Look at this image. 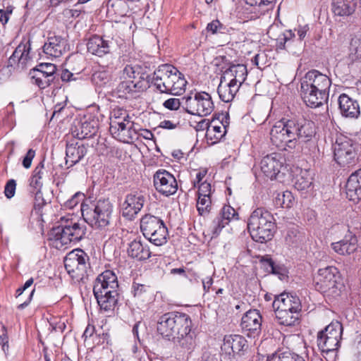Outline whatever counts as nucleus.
Returning a JSON list of instances; mask_svg holds the SVG:
<instances>
[{
    "mask_svg": "<svg viewBox=\"0 0 361 361\" xmlns=\"http://www.w3.org/2000/svg\"><path fill=\"white\" fill-rule=\"evenodd\" d=\"M157 330L163 338L172 341L184 351L195 346V334L192 331L190 317L180 312H169L159 317Z\"/></svg>",
    "mask_w": 361,
    "mask_h": 361,
    "instance_id": "nucleus-1",
    "label": "nucleus"
},
{
    "mask_svg": "<svg viewBox=\"0 0 361 361\" xmlns=\"http://www.w3.org/2000/svg\"><path fill=\"white\" fill-rule=\"evenodd\" d=\"M331 80L319 71L312 69L300 80V95L305 104L311 108L322 106L329 99Z\"/></svg>",
    "mask_w": 361,
    "mask_h": 361,
    "instance_id": "nucleus-2",
    "label": "nucleus"
},
{
    "mask_svg": "<svg viewBox=\"0 0 361 361\" xmlns=\"http://www.w3.org/2000/svg\"><path fill=\"white\" fill-rule=\"evenodd\" d=\"M149 87L154 86L160 93L180 95L187 85L184 75L173 66L166 63L158 67L147 78Z\"/></svg>",
    "mask_w": 361,
    "mask_h": 361,
    "instance_id": "nucleus-3",
    "label": "nucleus"
},
{
    "mask_svg": "<svg viewBox=\"0 0 361 361\" xmlns=\"http://www.w3.org/2000/svg\"><path fill=\"white\" fill-rule=\"evenodd\" d=\"M93 293L102 310L107 312L114 310L119 298V286L113 271L106 270L97 276Z\"/></svg>",
    "mask_w": 361,
    "mask_h": 361,
    "instance_id": "nucleus-4",
    "label": "nucleus"
},
{
    "mask_svg": "<svg viewBox=\"0 0 361 361\" xmlns=\"http://www.w3.org/2000/svg\"><path fill=\"white\" fill-rule=\"evenodd\" d=\"M312 125L304 117L283 118L277 121L270 130V139L274 145L282 147L288 137L299 135L301 138L312 133Z\"/></svg>",
    "mask_w": 361,
    "mask_h": 361,
    "instance_id": "nucleus-5",
    "label": "nucleus"
},
{
    "mask_svg": "<svg viewBox=\"0 0 361 361\" xmlns=\"http://www.w3.org/2000/svg\"><path fill=\"white\" fill-rule=\"evenodd\" d=\"M247 228L253 240L264 243L272 239L276 232V220L273 214L264 207H257L251 213Z\"/></svg>",
    "mask_w": 361,
    "mask_h": 361,
    "instance_id": "nucleus-6",
    "label": "nucleus"
},
{
    "mask_svg": "<svg viewBox=\"0 0 361 361\" xmlns=\"http://www.w3.org/2000/svg\"><path fill=\"white\" fill-rule=\"evenodd\" d=\"M140 66L127 65L123 70L121 81L116 88V92L119 98H128L133 97L135 93H138L149 87L147 78L149 75L141 72Z\"/></svg>",
    "mask_w": 361,
    "mask_h": 361,
    "instance_id": "nucleus-7",
    "label": "nucleus"
},
{
    "mask_svg": "<svg viewBox=\"0 0 361 361\" xmlns=\"http://www.w3.org/2000/svg\"><path fill=\"white\" fill-rule=\"evenodd\" d=\"M80 210L84 221L94 228L105 229L111 223L113 205L108 199L82 204Z\"/></svg>",
    "mask_w": 361,
    "mask_h": 361,
    "instance_id": "nucleus-8",
    "label": "nucleus"
},
{
    "mask_svg": "<svg viewBox=\"0 0 361 361\" xmlns=\"http://www.w3.org/2000/svg\"><path fill=\"white\" fill-rule=\"evenodd\" d=\"M59 224L50 231V236L56 242H59L61 245L77 243L85 235L86 226L84 223L63 216Z\"/></svg>",
    "mask_w": 361,
    "mask_h": 361,
    "instance_id": "nucleus-9",
    "label": "nucleus"
},
{
    "mask_svg": "<svg viewBox=\"0 0 361 361\" xmlns=\"http://www.w3.org/2000/svg\"><path fill=\"white\" fill-rule=\"evenodd\" d=\"M314 286L316 290L325 295L339 296L343 287L340 271L334 266L319 269L314 278Z\"/></svg>",
    "mask_w": 361,
    "mask_h": 361,
    "instance_id": "nucleus-10",
    "label": "nucleus"
},
{
    "mask_svg": "<svg viewBox=\"0 0 361 361\" xmlns=\"http://www.w3.org/2000/svg\"><path fill=\"white\" fill-rule=\"evenodd\" d=\"M140 231L143 235L156 246L166 243L168 229L164 221L151 214H146L140 219Z\"/></svg>",
    "mask_w": 361,
    "mask_h": 361,
    "instance_id": "nucleus-11",
    "label": "nucleus"
},
{
    "mask_svg": "<svg viewBox=\"0 0 361 361\" xmlns=\"http://www.w3.org/2000/svg\"><path fill=\"white\" fill-rule=\"evenodd\" d=\"M334 147V159L342 167L355 165L358 161L359 145L353 140L340 135Z\"/></svg>",
    "mask_w": 361,
    "mask_h": 361,
    "instance_id": "nucleus-12",
    "label": "nucleus"
},
{
    "mask_svg": "<svg viewBox=\"0 0 361 361\" xmlns=\"http://www.w3.org/2000/svg\"><path fill=\"white\" fill-rule=\"evenodd\" d=\"M88 255L81 249H75L64 258V266L68 274L78 282L87 280V269L90 268Z\"/></svg>",
    "mask_w": 361,
    "mask_h": 361,
    "instance_id": "nucleus-13",
    "label": "nucleus"
},
{
    "mask_svg": "<svg viewBox=\"0 0 361 361\" xmlns=\"http://www.w3.org/2000/svg\"><path fill=\"white\" fill-rule=\"evenodd\" d=\"M343 326L338 322H332L317 334V345L323 353L336 352L340 347L343 334Z\"/></svg>",
    "mask_w": 361,
    "mask_h": 361,
    "instance_id": "nucleus-14",
    "label": "nucleus"
},
{
    "mask_svg": "<svg viewBox=\"0 0 361 361\" xmlns=\"http://www.w3.org/2000/svg\"><path fill=\"white\" fill-rule=\"evenodd\" d=\"M185 101L183 109L192 115L206 116L209 115L214 109L211 95L206 92L192 93L182 98Z\"/></svg>",
    "mask_w": 361,
    "mask_h": 361,
    "instance_id": "nucleus-15",
    "label": "nucleus"
},
{
    "mask_svg": "<svg viewBox=\"0 0 361 361\" xmlns=\"http://www.w3.org/2000/svg\"><path fill=\"white\" fill-rule=\"evenodd\" d=\"M57 68L51 63H40L30 71L29 76L32 83L40 89L50 86L56 78Z\"/></svg>",
    "mask_w": 361,
    "mask_h": 361,
    "instance_id": "nucleus-16",
    "label": "nucleus"
},
{
    "mask_svg": "<svg viewBox=\"0 0 361 361\" xmlns=\"http://www.w3.org/2000/svg\"><path fill=\"white\" fill-rule=\"evenodd\" d=\"M221 350L222 353L228 355L229 358H235V357L246 355L249 350V345L244 336L239 334H229L224 337Z\"/></svg>",
    "mask_w": 361,
    "mask_h": 361,
    "instance_id": "nucleus-17",
    "label": "nucleus"
},
{
    "mask_svg": "<svg viewBox=\"0 0 361 361\" xmlns=\"http://www.w3.org/2000/svg\"><path fill=\"white\" fill-rule=\"evenodd\" d=\"M312 125V133L307 135L305 138H301L299 135H295L293 137H288L284 142L283 149L285 150H296L305 154L310 153L312 148H315V141L314 137L316 134L315 124L313 121L309 120Z\"/></svg>",
    "mask_w": 361,
    "mask_h": 361,
    "instance_id": "nucleus-18",
    "label": "nucleus"
},
{
    "mask_svg": "<svg viewBox=\"0 0 361 361\" xmlns=\"http://www.w3.org/2000/svg\"><path fill=\"white\" fill-rule=\"evenodd\" d=\"M154 186L157 192L166 197L178 190V183L173 175L164 169L158 170L153 176Z\"/></svg>",
    "mask_w": 361,
    "mask_h": 361,
    "instance_id": "nucleus-19",
    "label": "nucleus"
},
{
    "mask_svg": "<svg viewBox=\"0 0 361 361\" xmlns=\"http://www.w3.org/2000/svg\"><path fill=\"white\" fill-rule=\"evenodd\" d=\"M262 317L256 309L247 311L241 319L242 331L249 337H257L262 331Z\"/></svg>",
    "mask_w": 361,
    "mask_h": 361,
    "instance_id": "nucleus-20",
    "label": "nucleus"
},
{
    "mask_svg": "<svg viewBox=\"0 0 361 361\" xmlns=\"http://www.w3.org/2000/svg\"><path fill=\"white\" fill-rule=\"evenodd\" d=\"M146 200L142 191H133L128 194L123 204L122 215L128 220H133L142 209Z\"/></svg>",
    "mask_w": 361,
    "mask_h": 361,
    "instance_id": "nucleus-21",
    "label": "nucleus"
},
{
    "mask_svg": "<svg viewBox=\"0 0 361 361\" xmlns=\"http://www.w3.org/2000/svg\"><path fill=\"white\" fill-rule=\"evenodd\" d=\"M284 159L280 154L273 153L263 157L260 162L262 173L270 179H277L283 176L281 171L284 167Z\"/></svg>",
    "mask_w": 361,
    "mask_h": 361,
    "instance_id": "nucleus-22",
    "label": "nucleus"
},
{
    "mask_svg": "<svg viewBox=\"0 0 361 361\" xmlns=\"http://www.w3.org/2000/svg\"><path fill=\"white\" fill-rule=\"evenodd\" d=\"M99 127V121L95 118H83L75 121L71 128L73 137L83 140L93 137Z\"/></svg>",
    "mask_w": 361,
    "mask_h": 361,
    "instance_id": "nucleus-23",
    "label": "nucleus"
},
{
    "mask_svg": "<svg viewBox=\"0 0 361 361\" xmlns=\"http://www.w3.org/2000/svg\"><path fill=\"white\" fill-rule=\"evenodd\" d=\"M238 216V214L234 208L230 205L224 206L211 224L210 229L213 235H219L222 228L228 224L231 220L237 219Z\"/></svg>",
    "mask_w": 361,
    "mask_h": 361,
    "instance_id": "nucleus-24",
    "label": "nucleus"
},
{
    "mask_svg": "<svg viewBox=\"0 0 361 361\" xmlns=\"http://www.w3.org/2000/svg\"><path fill=\"white\" fill-rule=\"evenodd\" d=\"M339 110L343 117L350 119H357L360 115V106L357 100L341 94L338 99Z\"/></svg>",
    "mask_w": 361,
    "mask_h": 361,
    "instance_id": "nucleus-25",
    "label": "nucleus"
},
{
    "mask_svg": "<svg viewBox=\"0 0 361 361\" xmlns=\"http://www.w3.org/2000/svg\"><path fill=\"white\" fill-rule=\"evenodd\" d=\"M272 306L274 309H282L300 312L302 310L300 298L296 295L286 292L275 296Z\"/></svg>",
    "mask_w": 361,
    "mask_h": 361,
    "instance_id": "nucleus-26",
    "label": "nucleus"
},
{
    "mask_svg": "<svg viewBox=\"0 0 361 361\" xmlns=\"http://www.w3.org/2000/svg\"><path fill=\"white\" fill-rule=\"evenodd\" d=\"M67 40L61 36L49 37L43 46L44 52L52 57L61 56L68 50Z\"/></svg>",
    "mask_w": 361,
    "mask_h": 361,
    "instance_id": "nucleus-27",
    "label": "nucleus"
},
{
    "mask_svg": "<svg viewBox=\"0 0 361 361\" xmlns=\"http://www.w3.org/2000/svg\"><path fill=\"white\" fill-rule=\"evenodd\" d=\"M331 247L338 255H349L357 250V238L355 234L350 232L340 241L332 243Z\"/></svg>",
    "mask_w": 361,
    "mask_h": 361,
    "instance_id": "nucleus-28",
    "label": "nucleus"
},
{
    "mask_svg": "<svg viewBox=\"0 0 361 361\" xmlns=\"http://www.w3.org/2000/svg\"><path fill=\"white\" fill-rule=\"evenodd\" d=\"M127 252L130 257L137 261H145L152 255L148 244L142 242L140 239H135L130 242Z\"/></svg>",
    "mask_w": 361,
    "mask_h": 361,
    "instance_id": "nucleus-29",
    "label": "nucleus"
},
{
    "mask_svg": "<svg viewBox=\"0 0 361 361\" xmlns=\"http://www.w3.org/2000/svg\"><path fill=\"white\" fill-rule=\"evenodd\" d=\"M347 197L353 202L361 200V169L353 172L348 178L346 185Z\"/></svg>",
    "mask_w": 361,
    "mask_h": 361,
    "instance_id": "nucleus-30",
    "label": "nucleus"
},
{
    "mask_svg": "<svg viewBox=\"0 0 361 361\" xmlns=\"http://www.w3.org/2000/svg\"><path fill=\"white\" fill-rule=\"evenodd\" d=\"M87 154V148L82 144L68 143L66 149V164L73 166L78 164Z\"/></svg>",
    "mask_w": 361,
    "mask_h": 361,
    "instance_id": "nucleus-31",
    "label": "nucleus"
},
{
    "mask_svg": "<svg viewBox=\"0 0 361 361\" xmlns=\"http://www.w3.org/2000/svg\"><path fill=\"white\" fill-rule=\"evenodd\" d=\"M87 49L90 54L102 57L109 53V41L104 40L99 35H93L87 43Z\"/></svg>",
    "mask_w": 361,
    "mask_h": 361,
    "instance_id": "nucleus-32",
    "label": "nucleus"
},
{
    "mask_svg": "<svg viewBox=\"0 0 361 361\" xmlns=\"http://www.w3.org/2000/svg\"><path fill=\"white\" fill-rule=\"evenodd\" d=\"M357 6L355 0H332L331 10L335 16H349L352 15Z\"/></svg>",
    "mask_w": 361,
    "mask_h": 361,
    "instance_id": "nucleus-33",
    "label": "nucleus"
},
{
    "mask_svg": "<svg viewBox=\"0 0 361 361\" xmlns=\"http://www.w3.org/2000/svg\"><path fill=\"white\" fill-rule=\"evenodd\" d=\"M224 75L223 78H226V77L232 78L230 81L240 86L246 79L247 75V67L243 64L231 65L224 71Z\"/></svg>",
    "mask_w": 361,
    "mask_h": 361,
    "instance_id": "nucleus-34",
    "label": "nucleus"
},
{
    "mask_svg": "<svg viewBox=\"0 0 361 361\" xmlns=\"http://www.w3.org/2000/svg\"><path fill=\"white\" fill-rule=\"evenodd\" d=\"M260 262L272 274L278 276L280 280L283 281L288 279V271L287 269L282 264H276L269 256L262 257Z\"/></svg>",
    "mask_w": 361,
    "mask_h": 361,
    "instance_id": "nucleus-35",
    "label": "nucleus"
},
{
    "mask_svg": "<svg viewBox=\"0 0 361 361\" xmlns=\"http://www.w3.org/2000/svg\"><path fill=\"white\" fill-rule=\"evenodd\" d=\"M274 310L276 315V319L281 325L287 326H294L299 319L300 312L282 309Z\"/></svg>",
    "mask_w": 361,
    "mask_h": 361,
    "instance_id": "nucleus-36",
    "label": "nucleus"
},
{
    "mask_svg": "<svg viewBox=\"0 0 361 361\" xmlns=\"http://www.w3.org/2000/svg\"><path fill=\"white\" fill-rule=\"evenodd\" d=\"M222 82L223 78H221V82L217 88V92L219 98L223 102L228 103L233 99L240 86L231 81L227 85L223 86Z\"/></svg>",
    "mask_w": 361,
    "mask_h": 361,
    "instance_id": "nucleus-37",
    "label": "nucleus"
},
{
    "mask_svg": "<svg viewBox=\"0 0 361 361\" xmlns=\"http://www.w3.org/2000/svg\"><path fill=\"white\" fill-rule=\"evenodd\" d=\"M305 233L298 226H292L287 229L285 236L286 243L291 246L298 247L305 241Z\"/></svg>",
    "mask_w": 361,
    "mask_h": 361,
    "instance_id": "nucleus-38",
    "label": "nucleus"
},
{
    "mask_svg": "<svg viewBox=\"0 0 361 361\" xmlns=\"http://www.w3.org/2000/svg\"><path fill=\"white\" fill-rule=\"evenodd\" d=\"M274 195L273 202L276 207L288 209L292 207L295 203V197L290 191L276 192Z\"/></svg>",
    "mask_w": 361,
    "mask_h": 361,
    "instance_id": "nucleus-39",
    "label": "nucleus"
},
{
    "mask_svg": "<svg viewBox=\"0 0 361 361\" xmlns=\"http://www.w3.org/2000/svg\"><path fill=\"white\" fill-rule=\"evenodd\" d=\"M312 185V177L307 171H301L296 176L294 186L298 190H307Z\"/></svg>",
    "mask_w": 361,
    "mask_h": 361,
    "instance_id": "nucleus-40",
    "label": "nucleus"
},
{
    "mask_svg": "<svg viewBox=\"0 0 361 361\" xmlns=\"http://www.w3.org/2000/svg\"><path fill=\"white\" fill-rule=\"evenodd\" d=\"M44 162L41 161L35 168L32 171V175L30 180V185L35 188H40L42 186V178L44 174Z\"/></svg>",
    "mask_w": 361,
    "mask_h": 361,
    "instance_id": "nucleus-41",
    "label": "nucleus"
},
{
    "mask_svg": "<svg viewBox=\"0 0 361 361\" xmlns=\"http://www.w3.org/2000/svg\"><path fill=\"white\" fill-rule=\"evenodd\" d=\"M212 209V201L210 197H198L197 202V209L200 216L208 215Z\"/></svg>",
    "mask_w": 361,
    "mask_h": 361,
    "instance_id": "nucleus-42",
    "label": "nucleus"
},
{
    "mask_svg": "<svg viewBox=\"0 0 361 361\" xmlns=\"http://www.w3.org/2000/svg\"><path fill=\"white\" fill-rule=\"evenodd\" d=\"M132 127L133 123H131V126H128L127 124L122 120H111L110 123L109 131L114 136L118 137L121 133L123 132L126 129L130 130Z\"/></svg>",
    "mask_w": 361,
    "mask_h": 361,
    "instance_id": "nucleus-43",
    "label": "nucleus"
},
{
    "mask_svg": "<svg viewBox=\"0 0 361 361\" xmlns=\"http://www.w3.org/2000/svg\"><path fill=\"white\" fill-rule=\"evenodd\" d=\"M295 37V33L292 30H286L276 39V47L280 49L286 48V44Z\"/></svg>",
    "mask_w": 361,
    "mask_h": 361,
    "instance_id": "nucleus-44",
    "label": "nucleus"
},
{
    "mask_svg": "<svg viewBox=\"0 0 361 361\" xmlns=\"http://www.w3.org/2000/svg\"><path fill=\"white\" fill-rule=\"evenodd\" d=\"M30 42L27 41L26 43L21 42L18 44V46L13 51L12 56L13 58L18 61V66L20 67V62L22 58V55L23 52L27 51L28 49H30Z\"/></svg>",
    "mask_w": 361,
    "mask_h": 361,
    "instance_id": "nucleus-45",
    "label": "nucleus"
},
{
    "mask_svg": "<svg viewBox=\"0 0 361 361\" xmlns=\"http://www.w3.org/2000/svg\"><path fill=\"white\" fill-rule=\"evenodd\" d=\"M85 199V195L83 193L78 192L74 194L71 199L68 200L64 203V207L68 209H73L75 206H77L80 202L82 204H85L83 202Z\"/></svg>",
    "mask_w": 361,
    "mask_h": 361,
    "instance_id": "nucleus-46",
    "label": "nucleus"
},
{
    "mask_svg": "<svg viewBox=\"0 0 361 361\" xmlns=\"http://www.w3.org/2000/svg\"><path fill=\"white\" fill-rule=\"evenodd\" d=\"M109 80V75L106 71H97L92 75V80L99 86L105 85Z\"/></svg>",
    "mask_w": 361,
    "mask_h": 361,
    "instance_id": "nucleus-47",
    "label": "nucleus"
},
{
    "mask_svg": "<svg viewBox=\"0 0 361 361\" xmlns=\"http://www.w3.org/2000/svg\"><path fill=\"white\" fill-rule=\"evenodd\" d=\"M131 289L132 293L135 298H137V299H142L143 295L147 293L148 286L144 284L133 282Z\"/></svg>",
    "mask_w": 361,
    "mask_h": 361,
    "instance_id": "nucleus-48",
    "label": "nucleus"
},
{
    "mask_svg": "<svg viewBox=\"0 0 361 361\" xmlns=\"http://www.w3.org/2000/svg\"><path fill=\"white\" fill-rule=\"evenodd\" d=\"M185 101L182 99V102L179 99L177 98H170L166 100L163 105L165 108L169 110H178L180 106L182 105L183 107Z\"/></svg>",
    "mask_w": 361,
    "mask_h": 361,
    "instance_id": "nucleus-49",
    "label": "nucleus"
},
{
    "mask_svg": "<svg viewBox=\"0 0 361 361\" xmlns=\"http://www.w3.org/2000/svg\"><path fill=\"white\" fill-rule=\"evenodd\" d=\"M221 126H211L212 133L209 136L210 139H214L216 140H220L224 137L226 133V130L222 131Z\"/></svg>",
    "mask_w": 361,
    "mask_h": 361,
    "instance_id": "nucleus-50",
    "label": "nucleus"
},
{
    "mask_svg": "<svg viewBox=\"0 0 361 361\" xmlns=\"http://www.w3.org/2000/svg\"><path fill=\"white\" fill-rule=\"evenodd\" d=\"M16 180L13 179H10L6 184L5 188H4V194L5 196L11 199L13 197L16 192Z\"/></svg>",
    "mask_w": 361,
    "mask_h": 361,
    "instance_id": "nucleus-51",
    "label": "nucleus"
},
{
    "mask_svg": "<svg viewBox=\"0 0 361 361\" xmlns=\"http://www.w3.org/2000/svg\"><path fill=\"white\" fill-rule=\"evenodd\" d=\"M211 122L208 119H202L200 121L197 123L195 129L197 131L207 130V136L209 137L212 133L211 130Z\"/></svg>",
    "mask_w": 361,
    "mask_h": 361,
    "instance_id": "nucleus-52",
    "label": "nucleus"
},
{
    "mask_svg": "<svg viewBox=\"0 0 361 361\" xmlns=\"http://www.w3.org/2000/svg\"><path fill=\"white\" fill-rule=\"evenodd\" d=\"M8 341L6 327L0 323V344L2 345V350L6 352L8 349Z\"/></svg>",
    "mask_w": 361,
    "mask_h": 361,
    "instance_id": "nucleus-53",
    "label": "nucleus"
},
{
    "mask_svg": "<svg viewBox=\"0 0 361 361\" xmlns=\"http://www.w3.org/2000/svg\"><path fill=\"white\" fill-rule=\"evenodd\" d=\"M211 185L204 181L198 186V197H210Z\"/></svg>",
    "mask_w": 361,
    "mask_h": 361,
    "instance_id": "nucleus-54",
    "label": "nucleus"
},
{
    "mask_svg": "<svg viewBox=\"0 0 361 361\" xmlns=\"http://www.w3.org/2000/svg\"><path fill=\"white\" fill-rule=\"evenodd\" d=\"M35 156V151L32 149H30L23 159V166L25 169H29L31 166L32 161Z\"/></svg>",
    "mask_w": 361,
    "mask_h": 361,
    "instance_id": "nucleus-55",
    "label": "nucleus"
},
{
    "mask_svg": "<svg viewBox=\"0 0 361 361\" xmlns=\"http://www.w3.org/2000/svg\"><path fill=\"white\" fill-rule=\"evenodd\" d=\"M12 13V10L7 8L6 10L0 9V23L3 25H6L10 18V15Z\"/></svg>",
    "mask_w": 361,
    "mask_h": 361,
    "instance_id": "nucleus-56",
    "label": "nucleus"
},
{
    "mask_svg": "<svg viewBox=\"0 0 361 361\" xmlns=\"http://www.w3.org/2000/svg\"><path fill=\"white\" fill-rule=\"evenodd\" d=\"M213 282V279L211 276H207L202 280L203 289L205 293L209 291V288L212 286Z\"/></svg>",
    "mask_w": 361,
    "mask_h": 361,
    "instance_id": "nucleus-57",
    "label": "nucleus"
},
{
    "mask_svg": "<svg viewBox=\"0 0 361 361\" xmlns=\"http://www.w3.org/2000/svg\"><path fill=\"white\" fill-rule=\"evenodd\" d=\"M219 20H214L211 23H208L207 30L208 32H211L212 34H217L218 26H219Z\"/></svg>",
    "mask_w": 361,
    "mask_h": 361,
    "instance_id": "nucleus-58",
    "label": "nucleus"
},
{
    "mask_svg": "<svg viewBox=\"0 0 361 361\" xmlns=\"http://www.w3.org/2000/svg\"><path fill=\"white\" fill-rule=\"evenodd\" d=\"M296 355L293 353L285 351L280 354L279 360L280 361H293Z\"/></svg>",
    "mask_w": 361,
    "mask_h": 361,
    "instance_id": "nucleus-59",
    "label": "nucleus"
},
{
    "mask_svg": "<svg viewBox=\"0 0 361 361\" xmlns=\"http://www.w3.org/2000/svg\"><path fill=\"white\" fill-rule=\"evenodd\" d=\"M61 78L63 82H70L75 80L73 74L67 69L62 71Z\"/></svg>",
    "mask_w": 361,
    "mask_h": 361,
    "instance_id": "nucleus-60",
    "label": "nucleus"
},
{
    "mask_svg": "<svg viewBox=\"0 0 361 361\" xmlns=\"http://www.w3.org/2000/svg\"><path fill=\"white\" fill-rule=\"evenodd\" d=\"M309 25H305L303 26H300L298 29V35L299 36V40L301 42L305 37L306 36V34L307 31L309 30Z\"/></svg>",
    "mask_w": 361,
    "mask_h": 361,
    "instance_id": "nucleus-61",
    "label": "nucleus"
},
{
    "mask_svg": "<svg viewBox=\"0 0 361 361\" xmlns=\"http://www.w3.org/2000/svg\"><path fill=\"white\" fill-rule=\"evenodd\" d=\"M30 49H31V48L28 49L27 51L25 52H23V54L22 55V58H21V60L20 62V66L21 67L22 69L25 68L27 62L30 59V57L29 56Z\"/></svg>",
    "mask_w": 361,
    "mask_h": 361,
    "instance_id": "nucleus-62",
    "label": "nucleus"
},
{
    "mask_svg": "<svg viewBox=\"0 0 361 361\" xmlns=\"http://www.w3.org/2000/svg\"><path fill=\"white\" fill-rule=\"evenodd\" d=\"M159 127L164 129L172 130L176 127V125L172 123L171 121L164 120L160 123Z\"/></svg>",
    "mask_w": 361,
    "mask_h": 361,
    "instance_id": "nucleus-63",
    "label": "nucleus"
},
{
    "mask_svg": "<svg viewBox=\"0 0 361 361\" xmlns=\"http://www.w3.org/2000/svg\"><path fill=\"white\" fill-rule=\"evenodd\" d=\"M202 358L203 361H218L216 355H213L208 352L204 353Z\"/></svg>",
    "mask_w": 361,
    "mask_h": 361,
    "instance_id": "nucleus-64",
    "label": "nucleus"
}]
</instances>
